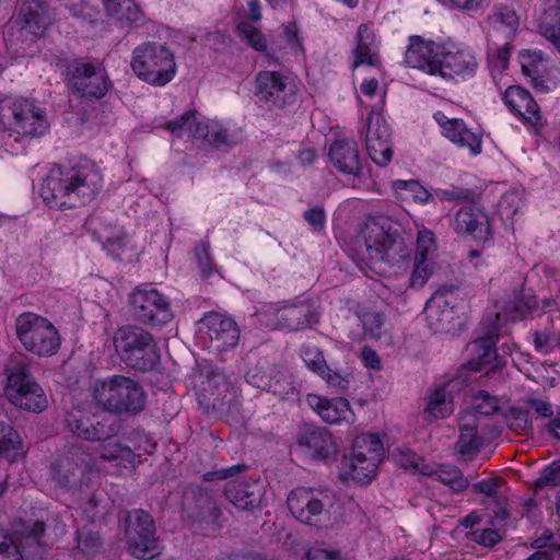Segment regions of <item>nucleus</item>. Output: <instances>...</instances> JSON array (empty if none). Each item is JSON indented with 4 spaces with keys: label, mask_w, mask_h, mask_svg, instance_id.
<instances>
[{
    "label": "nucleus",
    "mask_w": 560,
    "mask_h": 560,
    "mask_svg": "<svg viewBox=\"0 0 560 560\" xmlns=\"http://www.w3.org/2000/svg\"><path fill=\"white\" fill-rule=\"evenodd\" d=\"M444 285L438 293L432 296L424 308L427 320L432 330L435 332H446L451 329L454 319L453 307L448 306L444 298V292H448Z\"/></svg>",
    "instance_id": "7c9ffc66"
},
{
    "label": "nucleus",
    "mask_w": 560,
    "mask_h": 560,
    "mask_svg": "<svg viewBox=\"0 0 560 560\" xmlns=\"http://www.w3.org/2000/svg\"><path fill=\"white\" fill-rule=\"evenodd\" d=\"M0 117L22 136L40 137L48 130L45 110L28 100H18L8 108H1Z\"/></svg>",
    "instance_id": "9d476101"
},
{
    "label": "nucleus",
    "mask_w": 560,
    "mask_h": 560,
    "mask_svg": "<svg viewBox=\"0 0 560 560\" xmlns=\"http://www.w3.org/2000/svg\"><path fill=\"white\" fill-rule=\"evenodd\" d=\"M444 135L452 142L468 148L475 155L481 151L480 136L467 129L460 119L452 118V122H446Z\"/></svg>",
    "instance_id": "f704fd0d"
},
{
    "label": "nucleus",
    "mask_w": 560,
    "mask_h": 560,
    "mask_svg": "<svg viewBox=\"0 0 560 560\" xmlns=\"http://www.w3.org/2000/svg\"><path fill=\"white\" fill-rule=\"evenodd\" d=\"M375 42V36L365 24H361L357 33V47L354 49V63L353 67L366 63L374 66L376 63L375 55L372 47Z\"/></svg>",
    "instance_id": "ea45409f"
},
{
    "label": "nucleus",
    "mask_w": 560,
    "mask_h": 560,
    "mask_svg": "<svg viewBox=\"0 0 560 560\" xmlns=\"http://www.w3.org/2000/svg\"><path fill=\"white\" fill-rule=\"evenodd\" d=\"M301 355L305 364L319 375L328 386L336 388L340 393H346L349 389L352 374L332 371L327 365L324 354L318 348L304 346L301 350Z\"/></svg>",
    "instance_id": "5701e85b"
},
{
    "label": "nucleus",
    "mask_w": 560,
    "mask_h": 560,
    "mask_svg": "<svg viewBox=\"0 0 560 560\" xmlns=\"http://www.w3.org/2000/svg\"><path fill=\"white\" fill-rule=\"evenodd\" d=\"M52 21V14L47 5L39 0H24L11 31L16 26V31L20 33L25 32L34 36H40Z\"/></svg>",
    "instance_id": "aec40b11"
},
{
    "label": "nucleus",
    "mask_w": 560,
    "mask_h": 560,
    "mask_svg": "<svg viewBox=\"0 0 560 560\" xmlns=\"http://www.w3.org/2000/svg\"><path fill=\"white\" fill-rule=\"evenodd\" d=\"M125 535L128 551L138 559H152L160 555L155 525L152 516L144 510L129 511L125 518Z\"/></svg>",
    "instance_id": "1a4fd4ad"
},
{
    "label": "nucleus",
    "mask_w": 560,
    "mask_h": 560,
    "mask_svg": "<svg viewBox=\"0 0 560 560\" xmlns=\"http://www.w3.org/2000/svg\"><path fill=\"white\" fill-rule=\"evenodd\" d=\"M256 96L269 106L284 108L296 97V85L289 75L278 71H260L255 79Z\"/></svg>",
    "instance_id": "ddd939ff"
},
{
    "label": "nucleus",
    "mask_w": 560,
    "mask_h": 560,
    "mask_svg": "<svg viewBox=\"0 0 560 560\" xmlns=\"http://www.w3.org/2000/svg\"><path fill=\"white\" fill-rule=\"evenodd\" d=\"M462 421L456 448L460 455L472 457L482 446V439L477 433V419L474 413H467Z\"/></svg>",
    "instance_id": "473e14b6"
},
{
    "label": "nucleus",
    "mask_w": 560,
    "mask_h": 560,
    "mask_svg": "<svg viewBox=\"0 0 560 560\" xmlns=\"http://www.w3.org/2000/svg\"><path fill=\"white\" fill-rule=\"evenodd\" d=\"M521 195L516 190H511L505 192L500 201L499 208L502 214L506 217H513L516 214L520 206H521Z\"/></svg>",
    "instance_id": "e2e57ef3"
},
{
    "label": "nucleus",
    "mask_w": 560,
    "mask_h": 560,
    "mask_svg": "<svg viewBox=\"0 0 560 560\" xmlns=\"http://www.w3.org/2000/svg\"><path fill=\"white\" fill-rule=\"evenodd\" d=\"M353 456L371 458L374 454L376 462L381 463L384 454L383 444L376 434H362L354 440Z\"/></svg>",
    "instance_id": "a18cd8bd"
},
{
    "label": "nucleus",
    "mask_w": 560,
    "mask_h": 560,
    "mask_svg": "<svg viewBox=\"0 0 560 560\" xmlns=\"http://www.w3.org/2000/svg\"><path fill=\"white\" fill-rule=\"evenodd\" d=\"M201 129L202 133L199 135L198 139H203L212 147H232L237 143L235 136L219 122L201 124Z\"/></svg>",
    "instance_id": "37998d69"
},
{
    "label": "nucleus",
    "mask_w": 560,
    "mask_h": 560,
    "mask_svg": "<svg viewBox=\"0 0 560 560\" xmlns=\"http://www.w3.org/2000/svg\"><path fill=\"white\" fill-rule=\"evenodd\" d=\"M275 370L276 365L257 364L247 371V382L257 388L267 390V386H264L262 384L270 385V381L273 380L272 375Z\"/></svg>",
    "instance_id": "6e6d98bb"
},
{
    "label": "nucleus",
    "mask_w": 560,
    "mask_h": 560,
    "mask_svg": "<svg viewBox=\"0 0 560 560\" xmlns=\"http://www.w3.org/2000/svg\"><path fill=\"white\" fill-rule=\"evenodd\" d=\"M505 105L533 126H540L541 116L539 106L532 95L523 88L511 85L504 93Z\"/></svg>",
    "instance_id": "cd10ccee"
},
{
    "label": "nucleus",
    "mask_w": 560,
    "mask_h": 560,
    "mask_svg": "<svg viewBox=\"0 0 560 560\" xmlns=\"http://www.w3.org/2000/svg\"><path fill=\"white\" fill-rule=\"evenodd\" d=\"M94 398L100 407L110 413L138 412L145 406V395L132 378L115 375L94 387Z\"/></svg>",
    "instance_id": "0eeeda50"
},
{
    "label": "nucleus",
    "mask_w": 560,
    "mask_h": 560,
    "mask_svg": "<svg viewBox=\"0 0 560 560\" xmlns=\"http://www.w3.org/2000/svg\"><path fill=\"white\" fill-rule=\"evenodd\" d=\"M102 179L98 167L90 161L71 167H54L40 186V196L50 208H78L94 199Z\"/></svg>",
    "instance_id": "f257e3e1"
},
{
    "label": "nucleus",
    "mask_w": 560,
    "mask_h": 560,
    "mask_svg": "<svg viewBox=\"0 0 560 560\" xmlns=\"http://www.w3.org/2000/svg\"><path fill=\"white\" fill-rule=\"evenodd\" d=\"M238 35L250 47L258 51H264L267 48V39L265 35L248 22H241L237 25Z\"/></svg>",
    "instance_id": "5fc2aeb1"
},
{
    "label": "nucleus",
    "mask_w": 560,
    "mask_h": 560,
    "mask_svg": "<svg viewBox=\"0 0 560 560\" xmlns=\"http://www.w3.org/2000/svg\"><path fill=\"white\" fill-rule=\"evenodd\" d=\"M113 340L117 354L131 369L150 371L160 360L153 336L139 326L118 328Z\"/></svg>",
    "instance_id": "39448f33"
},
{
    "label": "nucleus",
    "mask_w": 560,
    "mask_h": 560,
    "mask_svg": "<svg viewBox=\"0 0 560 560\" xmlns=\"http://www.w3.org/2000/svg\"><path fill=\"white\" fill-rule=\"evenodd\" d=\"M84 464L83 453L79 448H71L52 464V479L60 487H71L79 481Z\"/></svg>",
    "instance_id": "bb28decb"
},
{
    "label": "nucleus",
    "mask_w": 560,
    "mask_h": 560,
    "mask_svg": "<svg viewBox=\"0 0 560 560\" xmlns=\"http://www.w3.org/2000/svg\"><path fill=\"white\" fill-rule=\"evenodd\" d=\"M366 150L372 161L386 166L393 156L390 145V130L386 121L374 112L368 116V130L365 135Z\"/></svg>",
    "instance_id": "a211bd4d"
},
{
    "label": "nucleus",
    "mask_w": 560,
    "mask_h": 560,
    "mask_svg": "<svg viewBox=\"0 0 560 560\" xmlns=\"http://www.w3.org/2000/svg\"><path fill=\"white\" fill-rule=\"evenodd\" d=\"M307 560H343L338 550L313 547L307 552Z\"/></svg>",
    "instance_id": "774afa93"
},
{
    "label": "nucleus",
    "mask_w": 560,
    "mask_h": 560,
    "mask_svg": "<svg viewBox=\"0 0 560 560\" xmlns=\"http://www.w3.org/2000/svg\"><path fill=\"white\" fill-rule=\"evenodd\" d=\"M511 55L510 43L500 47L488 48V62L492 73H502L509 66Z\"/></svg>",
    "instance_id": "864d4df0"
},
{
    "label": "nucleus",
    "mask_w": 560,
    "mask_h": 560,
    "mask_svg": "<svg viewBox=\"0 0 560 560\" xmlns=\"http://www.w3.org/2000/svg\"><path fill=\"white\" fill-rule=\"evenodd\" d=\"M419 471L422 475L442 482L455 492H463L469 486V480L464 477L462 470L455 466H440L436 469L423 466Z\"/></svg>",
    "instance_id": "c9c22d12"
},
{
    "label": "nucleus",
    "mask_w": 560,
    "mask_h": 560,
    "mask_svg": "<svg viewBox=\"0 0 560 560\" xmlns=\"http://www.w3.org/2000/svg\"><path fill=\"white\" fill-rule=\"evenodd\" d=\"M224 492L228 500L243 511L255 509L261 500V487L256 481L246 479L229 481Z\"/></svg>",
    "instance_id": "c756f323"
},
{
    "label": "nucleus",
    "mask_w": 560,
    "mask_h": 560,
    "mask_svg": "<svg viewBox=\"0 0 560 560\" xmlns=\"http://www.w3.org/2000/svg\"><path fill=\"white\" fill-rule=\"evenodd\" d=\"M25 542L19 544L11 535L0 528V560H23V551L26 547L40 549L48 541H54L66 533V525L59 521L58 515L43 521L23 522L19 530Z\"/></svg>",
    "instance_id": "423d86ee"
},
{
    "label": "nucleus",
    "mask_w": 560,
    "mask_h": 560,
    "mask_svg": "<svg viewBox=\"0 0 560 560\" xmlns=\"http://www.w3.org/2000/svg\"><path fill=\"white\" fill-rule=\"evenodd\" d=\"M183 504L188 515L200 523H214L221 515L212 497L198 487L185 491Z\"/></svg>",
    "instance_id": "b1692460"
},
{
    "label": "nucleus",
    "mask_w": 560,
    "mask_h": 560,
    "mask_svg": "<svg viewBox=\"0 0 560 560\" xmlns=\"http://www.w3.org/2000/svg\"><path fill=\"white\" fill-rule=\"evenodd\" d=\"M489 21L495 27L499 25L505 27L509 34H513L520 25V19L513 4L497 5L494 12L489 15Z\"/></svg>",
    "instance_id": "8fccbe9b"
},
{
    "label": "nucleus",
    "mask_w": 560,
    "mask_h": 560,
    "mask_svg": "<svg viewBox=\"0 0 560 560\" xmlns=\"http://www.w3.org/2000/svg\"><path fill=\"white\" fill-rule=\"evenodd\" d=\"M16 335L24 348L38 355H52L60 347L56 327L35 313H23L16 318Z\"/></svg>",
    "instance_id": "6e6552de"
},
{
    "label": "nucleus",
    "mask_w": 560,
    "mask_h": 560,
    "mask_svg": "<svg viewBox=\"0 0 560 560\" xmlns=\"http://www.w3.org/2000/svg\"><path fill=\"white\" fill-rule=\"evenodd\" d=\"M532 308L533 306L528 302L515 296L506 303L505 313L510 319L516 320L524 318Z\"/></svg>",
    "instance_id": "0e129e2a"
},
{
    "label": "nucleus",
    "mask_w": 560,
    "mask_h": 560,
    "mask_svg": "<svg viewBox=\"0 0 560 560\" xmlns=\"http://www.w3.org/2000/svg\"><path fill=\"white\" fill-rule=\"evenodd\" d=\"M231 389L225 373L218 368H211L199 386L198 400L207 409L222 410L231 400Z\"/></svg>",
    "instance_id": "f3484780"
},
{
    "label": "nucleus",
    "mask_w": 560,
    "mask_h": 560,
    "mask_svg": "<svg viewBox=\"0 0 560 560\" xmlns=\"http://www.w3.org/2000/svg\"><path fill=\"white\" fill-rule=\"evenodd\" d=\"M357 250L370 264L393 262L407 255L393 222L385 217L368 219L357 242Z\"/></svg>",
    "instance_id": "f03ea898"
},
{
    "label": "nucleus",
    "mask_w": 560,
    "mask_h": 560,
    "mask_svg": "<svg viewBox=\"0 0 560 560\" xmlns=\"http://www.w3.org/2000/svg\"><path fill=\"white\" fill-rule=\"evenodd\" d=\"M432 273V266L423 256L415 257V266L410 277V285L412 288H422Z\"/></svg>",
    "instance_id": "052dcab7"
},
{
    "label": "nucleus",
    "mask_w": 560,
    "mask_h": 560,
    "mask_svg": "<svg viewBox=\"0 0 560 560\" xmlns=\"http://www.w3.org/2000/svg\"><path fill=\"white\" fill-rule=\"evenodd\" d=\"M199 323L200 329L207 334L210 347L214 350L225 351L237 345L240 329L233 318L210 312Z\"/></svg>",
    "instance_id": "dca6fc26"
},
{
    "label": "nucleus",
    "mask_w": 560,
    "mask_h": 560,
    "mask_svg": "<svg viewBox=\"0 0 560 560\" xmlns=\"http://www.w3.org/2000/svg\"><path fill=\"white\" fill-rule=\"evenodd\" d=\"M0 451L2 459L12 463L22 455V442L18 432L5 419H0Z\"/></svg>",
    "instance_id": "4c0bfd02"
},
{
    "label": "nucleus",
    "mask_w": 560,
    "mask_h": 560,
    "mask_svg": "<svg viewBox=\"0 0 560 560\" xmlns=\"http://www.w3.org/2000/svg\"><path fill=\"white\" fill-rule=\"evenodd\" d=\"M435 248L434 235L431 231H421L417 237V254L427 258L429 252Z\"/></svg>",
    "instance_id": "338daca9"
},
{
    "label": "nucleus",
    "mask_w": 560,
    "mask_h": 560,
    "mask_svg": "<svg viewBox=\"0 0 560 560\" xmlns=\"http://www.w3.org/2000/svg\"><path fill=\"white\" fill-rule=\"evenodd\" d=\"M103 548V540L100 533L91 527H81L75 535V549L85 556H94Z\"/></svg>",
    "instance_id": "49530a36"
},
{
    "label": "nucleus",
    "mask_w": 560,
    "mask_h": 560,
    "mask_svg": "<svg viewBox=\"0 0 560 560\" xmlns=\"http://www.w3.org/2000/svg\"><path fill=\"white\" fill-rule=\"evenodd\" d=\"M521 67L523 73L533 79L535 86H542V82L536 77L539 66L542 63V56L537 51H524L521 54Z\"/></svg>",
    "instance_id": "4d7b16f0"
},
{
    "label": "nucleus",
    "mask_w": 560,
    "mask_h": 560,
    "mask_svg": "<svg viewBox=\"0 0 560 560\" xmlns=\"http://www.w3.org/2000/svg\"><path fill=\"white\" fill-rule=\"evenodd\" d=\"M103 4L108 14L120 20L135 21L138 19L139 11L133 0H103Z\"/></svg>",
    "instance_id": "3c124183"
},
{
    "label": "nucleus",
    "mask_w": 560,
    "mask_h": 560,
    "mask_svg": "<svg viewBox=\"0 0 560 560\" xmlns=\"http://www.w3.org/2000/svg\"><path fill=\"white\" fill-rule=\"evenodd\" d=\"M441 47L432 40H424L421 36L413 35L409 38V46L405 54V63L429 74H438V65Z\"/></svg>",
    "instance_id": "412c9836"
},
{
    "label": "nucleus",
    "mask_w": 560,
    "mask_h": 560,
    "mask_svg": "<svg viewBox=\"0 0 560 560\" xmlns=\"http://www.w3.org/2000/svg\"><path fill=\"white\" fill-rule=\"evenodd\" d=\"M131 68L142 81L163 86L176 73L175 55L166 44L145 42L133 49Z\"/></svg>",
    "instance_id": "20e7f679"
},
{
    "label": "nucleus",
    "mask_w": 560,
    "mask_h": 560,
    "mask_svg": "<svg viewBox=\"0 0 560 560\" xmlns=\"http://www.w3.org/2000/svg\"><path fill=\"white\" fill-rule=\"evenodd\" d=\"M272 376L273 380L270 381V385H267V392H270L281 398H289L296 395L298 390L292 380V375L288 374L279 366H276ZM262 385L266 386V384Z\"/></svg>",
    "instance_id": "de8ad7c7"
},
{
    "label": "nucleus",
    "mask_w": 560,
    "mask_h": 560,
    "mask_svg": "<svg viewBox=\"0 0 560 560\" xmlns=\"http://www.w3.org/2000/svg\"><path fill=\"white\" fill-rule=\"evenodd\" d=\"M506 420L509 427L517 433H527L533 428L529 412L518 407L511 408Z\"/></svg>",
    "instance_id": "bf43d9fd"
},
{
    "label": "nucleus",
    "mask_w": 560,
    "mask_h": 560,
    "mask_svg": "<svg viewBox=\"0 0 560 560\" xmlns=\"http://www.w3.org/2000/svg\"><path fill=\"white\" fill-rule=\"evenodd\" d=\"M296 444L302 453L314 459H329L338 452L332 434L323 427L305 425L296 436Z\"/></svg>",
    "instance_id": "6ab92c4d"
},
{
    "label": "nucleus",
    "mask_w": 560,
    "mask_h": 560,
    "mask_svg": "<svg viewBox=\"0 0 560 560\" xmlns=\"http://www.w3.org/2000/svg\"><path fill=\"white\" fill-rule=\"evenodd\" d=\"M201 124L196 120V112L188 110L178 119L166 122L164 128L178 138L186 135L189 138L198 139L202 133Z\"/></svg>",
    "instance_id": "79ce46f5"
},
{
    "label": "nucleus",
    "mask_w": 560,
    "mask_h": 560,
    "mask_svg": "<svg viewBox=\"0 0 560 560\" xmlns=\"http://www.w3.org/2000/svg\"><path fill=\"white\" fill-rule=\"evenodd\" d=\"M328 156L332 165L341 173L359 177L362 164L358 145L346 139L335 140L329 148Z\"/></svg>",
    "instance_id": "a878e982"
},
{
    "label": "nucleus",
    "mask_w": 560,
    "mask_h": 560,
    "mask_svg": "<svg viewBox=\"0 0 560 560\" xmlns=\"http://www.w3.org/2000/svg\"><path fill=\"white\" fill-rule=\"evenodd\" d=\"M103 443L98 446L97 452L104 460H118L119 465L127 467L135 463L136 453L129 446L112 440L110 438L102 439Z\"/></svg>",
    "instance_id": "a19ab883"
},
{
    "label": "nucleus",
    "mask_w": 560,
    "mask_h": 560,
    "mask_svg": "<svg viewBox=\"0 0 560 560\" xmlns=\"http://www.w3.org/2000/svg\"><path fill=\"white\" fill-rule=\"evenodd\" d=\"M478 68L475 56L466 50L448 51L438 65V74L444 79H453L455 75L462 78L472 77Z\"/></svg>",
    "instance_id": "c85d7f7f"
},
{
    "label": "nucleus",
    "mask_w": 560,
    "mask_h": 560,
    "mask_svg": "<svg viewBox=\"0 0 560 560\" xmlns=\"http://www.w3.org/2000/svg\"><path fill=\"white\" fill-rule=\"evenodd\" d=\"M277 318L281 327L290 330H300L318 320L317 313L307 301L284 306L277 311Z\"/></svg>",
    "instance_id": "2f4dec72"
},
{
    "label": "nucleus",
    "mask_w": 560,
    "mask_h": 560,
    "mask_svg": "<svg viewBox=\"0 0 560 560\" xmlns=\"http://www.w3.org/2000/svg\"><path fill=\"white\" fill-rule=\"evenodd\" d=\"M32 360L23 353L13 354L5 364L7 398L16 407L42 412L48 406L47 396L30 371Z\"/></svg>",
    "instance_id": "7ed1b4c3"
},
{
    "label": "nucleus",
    "mask_w": 560,
    "mask_h": 560,
    "mask_svg": "<svg viewBox=\"0 0 560 560\" xmlns=\"http://www.w3.org/2000/svg\"><path fill=\"white\" fill-rule=\"evenodd\" d=\"M425 412L434 418H445L453 412L452 400L447 397L445 388H436L428 396Z\"/></svg>",
    "instance_id": "09e8293b"
},
{
    "label": "nucleus",
    "mask_w": 560,
    "mask_h": 560,
    "mask_svg": "<svg viewBox=\"0 0 560 560\" xmlns=\"http://www.w3.org/2000/svg\"><path fill=\"white\" fill-rule=\"evenodd\" d=\"M342 469L351 475L353 480L369 482L376 474L380 465L374 454L371 458H358L353 455L342 459Z\"/></svg>",
    "instance_id": "e433bc0d"
},
{
    "label": "nucleus",
    "mask_w": 560,
    "mask_h": 560,
    "mask_svg": "<svg viewBox=\"0 0 560 560\" xmlns=\"http://www.w3.org/2000/svg\"><path fill=\"white\" fill-rule=\"evenodd\" d=\"M306 402L326 423L335 424L340 421L349 422L353 420L354 415L350 402L346 398L328 399L323 396L308 394Z\"/></svg>",
    "instance_id": "393cba45"
},
{
    "label": "nucleus",
    "mask_w": 560,
    "mask_h": 560,
    "mask_svg": "<svg viewBox=\"0 0 560 560\" xmlns=\"http://www.w3.org/2000/svg\"><path fill=\"white\" fill-rule=\"evenodd\" d=\"M65 423L72 434L90 442L114 436L117 432L116 425L108 424L81 408L68 411Z\"/></svg>",
    "instance_id": "2eb2a0df"
},
{
    "label": "nucleus",
    "mask_w": 560,
    "mask_h": 560,
    "mask_svg": "<svg viewBox=\"0 0 560 560\" xmlns=\"http://www.w3.org/2000/svg\"><path fill=\"white\" fill-rule=\"evenodd\" d=\"M331 503L328 491L310 488H296L288 497V508L301 523L318 526L327 514V505Z\"/></svg>",
    "instance_id": "f8f14e48"
},
{
    "label": "nucleus",
    "mask_w": 560,
    "mask_h": 560,
    "mask_svg": "<svg viewBox=\"0 0 560 560\" xmlns=\"http://www.w3.org/2000/svg\"><path fill=\"white\" fill-rule=\"evenodd\" d=\"M361 322L363 324L365 335L372 339L381 341L385 346L393 343V338L384 325V317L377 312H366L362 315Z\"/></svg>",
    "instance_id": "c03bdc74"
},
{
    "label": "nucleus",
    "mask_w": 560,
    "mask_h": 560,
    "mask_svg": "<svg viewBox=\"0 0 560 560\" xmlns=\"http://www.w3.org/2000/svg\"><path fill=\"white\" fill-rule=\"evenodd\" d=\"M130 241L126 236L108 238L103 247L117 260L132 261L137 254L129 246Z\"/></svg>",
    "instance_id": "603ef678"
},
{
    "label": "nucleus",
    "mask_w": 560,
    "mask_h": 560,
    "mask_svg": "<svg viewBox=\"0 0 560 560\" xmlns=\"http://www.w3.org/2000/svg\"><path fill=\"white\" fill-rule=\"evenodd\" d=\"M304 220L313 228V231L320 232L325 229L326 212L322 206H315L303 213Z\"/></svg>",
    "instance_id": "69168bd1"
},
{
    "label": "nucleus",
    "mask_w": 560,
    "mask_h": 560,
    "mask_svg": "<svg viewBox=\"0 0 560 560\" xmlns=\"http://www.w3.org/2000/svg\"><path fill=\"white\" fill-rule=\"evenodd\" d=\"M129 303L135 317L143 324L165 325L173 318L168 301L149 285L136 288L129 296Z\"/></svg>",
    "instance_id": "9b49d317"
},
{
    "label": "nucleus",
    "mask_w": 560,
    "mask_h": 560,
    "mask_svg": "<svg viewBox=\"0 0 560 560\" xmlns=\"http://www.w3.org/2000/svg\"><path fill=\"white\" fill-rule=\"evenodd\" d=\"M393 187L396 191H408L411 197L420 203H427L432 198V195L417 180H396L393 183Z\"/></svg>",
    "instance_id": "680f3d73"
},
{
    "label": "nucleus",
    "mask_w": 560,
    "mask_h": 560,
    "mask_svg": "<svg viewBox=\"0 0 560 560\" xmlns=\"http://www.w3.org/2000/svg\"><path fill=\"white\" fill-rule=\"evenodd\" d=\"M69 83L84 96L100 98L108 91L107 78L101 63L75 59L68 67Z\"/></svg>",
    "instance_id": "4468645a"
},
{
    "label": "nucleus",
    "mask_w": 560,
    "mask_h": 560,
    "mask_svg": "<svg viewBox=\"0 0 560 560\" xmlns=\"http://www.w3.org/2000/svg\"><path fill=\"white\" fill-rule=\"evenodd\" d=\"M498 326L493 323L492 327L482 336L472 341L469 347L470 351L477 357V364H489L497 358V350L494 348L498 339Z\"/></svg>",
    "instance_id": "58836bf2"
},
{
    "label": "nucleus",
    "mask_w": 560,
    "mask_h": 560,
    "mask_svg": "<svg viewBox=\"0 0 560 560\" xmlns=\"http://www.w3.org/2000/svg\"><path fill=\"white\" fill-rule=\"evenodd\" d=\"M454 229L460 235L471 236L476 241L487 242L492 238L488 215L478 207L468 205L455 215Z\"/></svg>",
    "instance_id": "4be33fe9"
},
{
    "label": "nucleus",
    "mask_w": 560,
    "mask_h": 560,
    "mask_svg": "<svg viewBox=\"0 0 560 560\" xmlns=\"http://www.w3.org/2000/svg\"><path fill=\"white\" fill-rule=\"evenodd\" d=\"M539 31L545 38L560 49V0H545Z\"/></svg>",
    "instance_id": "72a5a7b5"
},
{
    "label": "nucleus",
    "mask_w": 560,
    "mask_h": 560,
    "mask_svg": "<svg viewBox=\"0 0 560 560\" xmlns=\"http://www.w3.org/2000/svg\"><path fill=\"white\" fill-rule=\"evenodd\" d=\"M471 404L476 412L485 416H492L500 409L497 397L486 390H479L474 395Z\"/></svg>",
    "instance_id": "13d9d810"
}]
</instances>
